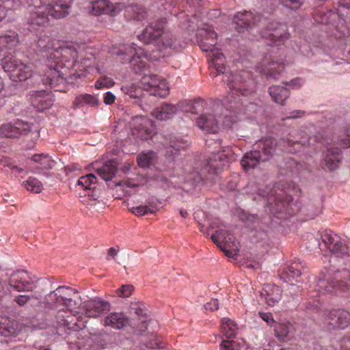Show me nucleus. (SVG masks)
Instances as JSON below:
<instances>
[{
    "label": "nucleus",
    "instance_id": "obj_4",
    "mask_svg": "<svg viewBox=\"0 0 350 350\" xmlns=\"http://www.w3.org/2000/svg\"><path fill=\"white\" fill-rule=\"evenodd\" d=\"M198 42L202 51L208 53L207 56L209 66L215 68L217 74H224L226 70L225 57L215 47L217 35L211 27L198 29Z\"/></svg>",
    "mask_w": 350,
    "mask_h": 350
},
{
    "label": "nucleus",
    "instance_id": "obj_13",
    "mask_svg": "<svg viewBox=\"0 0 350 350\" xmlns=\"http://www.w3.org/2000/svg\"><path fill=\"white\" fill-rule=\"evenodd\" d=\"M142 90L150 92V95L164 98L169 94V87L166 81L156 75H145L140 81Z\"/></svg>",
    "mask_w": 350,
    "mask_h": 350
},
{
    "label": "nucleus",
    "instance_id": "obj_29",
    "mask_svg": "<svg viewBox=\"0 0 350 350\" xmlns=\"http://www.w3.org/2000/svg\"><path fill=\"white\" fill-rule=\"evenodd\" d=\"M128 323V318L122 312L110 313L103 320V325L105 326H109L117 329L123 328Z\"/></svg>",
    "mask_w": 350,
    "mask_h": 350
},
{
    "label": "nucleus",
    "instance_id": "obj_43",
    "mask_svg": "<svg viewBox=\"0 0 350 350\" xmlns=\"http://www.w3.org/2000/svg\"><path fill=\"white\" fill-rule=\"evenodd\" d=\"M96 183V177L92 174L81 176L77 182V185L81 186L85 190H91L94 189Z\"/></svg>",
    "mask_w": 350,
    "mask_h": 350
},
{
    "label": "nucleus",
    "instance_id": "obj_52",
    "mask_svg": "<svg viewBox=\"0 0 350 350\" xmlns=\"http://www.w3.org/2000/svg\"><path fill=\"white\" fill-rule=\"evenodd\" d=\"M146 346L150 349H162L164 347V344L159 337L154 336L153 338L150 339V341L148 342Z\"/></svg>",
    "mask_w": 350,
    "mask_h": 350
},
{
    "label": "nucleus",
    "instance_id": "obj_53",
    "mask_svg": "<svg viewBox=\"0 0 350 350\" xmlns=\"http://www.w3.org/2000/svg\"><path fill=\"white\" fill-rule=\"evenodd\" d=\"M280 1L284 7L291 10H297L301 5L300 0H280Z\"/></svg>",
    "mask_w": 350,
    "mask_h": 350
},
{
    "label": "nucleus",
    "instance_id": "obj_64",
    "mask_svg": "<svg viewBox=\"0 0 350 350\" xmlns=\"http://www.w3.org/2000/svg\"><path fill=\"white\" fill-rule=\"evenodd\" d=\"M79 169V166L78 164H72V165H67L66 167V170L67 172H72L75 170H77Z\"/></svg>",
    "mask_w": 350,
    "mask_h": 350
},
{
    "label": "nucleus",
    "instance_id": "obj_35",
    "mask_svg": "<svg viewBox=\"0 0 350 350\" xmlns=\"http://www.w3.org/2000/svg\"><path fill=\"white\" fill-rule=\"evenodd\" d=\"M340 150L338 148L334 149L328 148L325 157L326 167L329 170H334L338 166L340 161Z\"/></svg>",
    "mask_w": 350,
    "mask_h": 350
},
{
    "label": "nucleus",
    "instance_id": "obj_50",
    "mask_svg": "<svg viewBox=\"0 0 350 350\" xmlns=\"http://www.w3.org/2000/svg\"><path fill=\"white\" fill-rule=\"evenodd\" d=\"M339 145L343 148L350 147V125L345 129L343 136L339 141Z\"/></svg>",
    "mask_w": 350,
    "mask_h": 350
},
{
    "label": "nucleus",
    "instance_id": "obj_51",
    "mask_svg": "<svg viewBox=\"0 0 350 350\" xmlns=\"http://www.w3.org/2000/svg\"><path fill=\"white\" fill-rule=\"evenodd\" d=\"M222 350H239L237 344L231 339L223 340L221 344Z\"/></svg>",
    "mask_w": 350,
    "mask_h": 350
},
{
    "label": "nucleus",
    "instance_id": "obj_8",
    "mask_svg": "<svg viewBox=\"0 0 350 350\" xmlns=\"http://www.w3.org/2000/svg\"><path fill=\"white\" fill-rule=\"evenodd\" d=\"M166 24L165 18H161L149 27L144 29L139 36V39L146 43L157 42L161 38L162 45L165 48L178 49L180 46L176 42V39L170 32H164L163 29Z\"/></svg>",
    "mask_w": 350,
    "mask_h": 350
},
{
    "label": "nucleus",
    "instance_id": "obj_32",
    "mask_svg": "<svg viewBox=\"0 0 350 350\" xmlns=\"http://www.w3.org/2000/svg\"><path fill=\"white\" fill-rule=\"evenodd\" d=\"M91 12L95 16L101 14L115 15L113 4L107 0H97L93 1L91 5Z\"/></svg>",
    "mask_w": 350,
    "mask_h": 350
},
{
    "label": "nucleus",
    "instance_id": "obj_37",
    "mask_svg": "<svg viewBox=\"0 0 350 350\" xmlns=\"http://www.w3.org/2000/svg\"><path fill=\"white\" fill-rule=\"evenodd\" d=\"M31 160L37 164L36 167L40 170L52 169L55 163L47 154H36L32 156Z\"/></svg>",
    "mask_w": 350,
    "mask_h": 350
},
{
    "label": "nucleus",
    "instance_id": "obj_48",
    "mask_svg": "<svg viewBox=\"0 0 350 350\" xmlns=\"http://www.w3.org/2000/svg\"><path fill=\"white\" fill-rule=\"evenodd\" d=\"M133 286L131 284L122 285L120 288L117 289L116 293L119 297H129L132 294Z\"/></svg>",
    "mask_w": 350,
    "mask_h": 350
},
{
    "label": "nucleus",
    "instance_id": "obj_24",
    "mask_svg": "<svg viewBox=\"0 0 350 350\" xmlns=\"http://www.w3.org/2000/svg\"><path fill=\"white\" fill-rule=\"evenodd\" d=\"M259 16H254L252 12L244 11L237 12L234 16V28L239 31H243L245 29L251 28L260 21Z\"/></svg>",
    "mask_w": 350,
    "mask_h": 350
},
{
    "label": "nucleus",
    "instance_id": "obj_45",
    "mask_svg": "<svg viewBox=\"0 0 350 350\" xmlns=\"http://www.w3.org/2000/svg\"><path fill=\"white\" fill-rule=\"evenodd\" d=\"M156 211L157 207L153 205L138 206L131 208V212L137 216H142L148 213H154Z\"/></svg>",
    "mask_w": 350,
    "mask_h": 350
},
{
    "label": "nucleus",
    "instance_id": "obj_38",
    "mask_svg": "<svg viewBox=\"0 0 350 350\" xmlns=\"http://www.w3.org/2000/svg\"><path fill=\"white\" fill-rule=\"evenodd\" d=\"M221 332L226 339L234 338L237 332V325L231 319L224 318L221 319Z\"/></svg>",
    "mask_w": 350,
    "mask_h": 350
},
{
    "label": "nucleus",
    "instance_id": "obj_23",
    "mask_svg": "<svg viewBox=\"0 0 350 350\" xmlns=\"http://www.w3.org/2000/svg\"><path fill=\"white\" fill-rule=\"evenodd\" d=\"M85 314L88 317H96L110 310V304L100 298L92 299L85 303Z\"/></svg>",
    "mask_w": 350,
    "mask_h": 350
},
{
    "label": "nucleus",
    "instance_id": "obj_14",
    "mask_svg": "<svg viewBox=\"0 0 350 350\" xmlns=\"http://www.w3.org/2000/svg\"><path fill=\"white\" fill-rule=\"evenodd\" d=\"M321 239L325 247L338 257L348 256L349 248L340 237L332 230H325L321 234Z\"/></svg>",
    "mask_w": 350,
    "mask_h": 350
},
{
    "label": "nucleus",
    "instance_id": "obj_60",
    "mask_svg": "<svg viewBox=\"0 0 350 350\" xmlns=\"http://www.w3.org/2000/svg\"><path fill=\"white\" fill-rule=\"evenodd\" d=\"M170 147L176 151L180 150L185 148V144L177 139V142H170Z\"/></svg>",
    "mask_w": 350,
    "mask_h": 350
},
{
    "label": "nucleus",
    "instance_id": "obj_3",
    "mask_svg": "<svg viewBox=\"0 0 350 350\" xmlns=\"http://www.w3.org/2000/svg\"><path fill=\"white\" fill-rule=\"evenodd\" d=\"M223 80L227 82L230 90L224 100V105L228 110H235L241 106L240 95L247 96L254 92L255 83L247 71L241 70L229 75H226Z\"/></svg>",
    "mask_w": 350,
    "mask_h": 350
},
{
    "label": "nucleus",
    "instance_id": "obj_28",
    "mask_svg": "<svg viewBox=\"0 0 350 350\" xmlns=\"http://www.w3.org/2000/svg\"><path fill=\"white\" fill-rule=\"evenodd\" d=\"M30 100L32 105L39 111L49 109L53 105L51 96L44 92H37L31 94Z\"/></svg>",
    "mask_w": 350,
    "mask_h": 350
},
{
    "label": "nucleus",
    "instance_id": "obj_30",
    "mask_svg": "<svg viewBox=\"0 0 350 350\" xmlns=\"http://www.w3.org/2000/svg\"><path fill=\"white\" fill-rule=\"evenodd\" d=\"M177 111V107L168 103H163L152 111V116L159 120L170 119Z\"/></svg>",
    "mask_w": 350,
    "mask_h": 350
},
{
    "label": "nucleus",
    "instance_id": "obj_22",
    "mask_svg": "<svg viewBox=\"0 0 350 350\" xmlns=\"http://www.w3.org/2000/svg\"><path fill=\"white\" fill-rule=\"evenodd\" d=\"M196 124L202 131L209 133H217L219 131V120L213 113L205 112L196 118Z\"/></svg>",
    "mask_w": 350,
    "mask_h": 350
},
{
    "label": "nucleus",
    "instance_id": "obj_19",
    "mask_svg": "<svg viewBox=\"0 0 350 350\" xmlns=\"http://www.w3.org/2000/svg\"><path fill=\"white\" fill-rule=\"evenodd\" d=\"M76 293L77 291L70 287L59 286L48 295L47 300L53 304L55 307L59 305L65 306L68 308L71 306L72 295Z\"/></svg>",
    "mask_w": 350,
    "mask_h": 350
},
{
    "label": "nucleus",
    "instance_id": "obj_55",
    "mask_svg": "<svg viewBox=\"0 0 350 350\" xmlns=\"http://www.w3.org/2000/svg\"><path fill=\"white\" fill-rule=\"evenodd\" d=\"M30 299V297L28 295H18L15 299L14 301L20 306H23L25 304H27Z\"/></svg>",
    "mask_w": 350,
    "mask_h": 350
},
{
    "label": "nucleus",
    "instance_id": "obj_20",
    "mask_svg": "<svg viewBox=\"0 0 350 350\" xmlns=\"http://www.w3.org/2000/svg\"><path fill=\"white\" fill-rule=\"evenodd\" d=\"M282 58H278L272 54L267 55L261 65L257 69L267 76L275 78L284 69Z\"/></svg>",
    "mask_w": 350,
    "mask_h": 350
},
{
    "label": "nucleus",
    "instance_id": "obj_17",
    "mask_svg": "<svg viewBox=\"0 0 350 350\" xmlns=\"http://www.w3.org/2000/svg\"><path fill=\"white\" fill-rule=\"evenodd\" d=\"M262 38L267 40V44L280 46L289 39V33L284 26L276 22L270 23L262 33Z\"/></svg>",
    "mask_w": 350,
    "mask_h": 350
},
{
    "label": "nucleus",
    "instance_id": "obj_58",
    "mask_svg": "<svg viewBox=\"0 0 350 350\" xmlns=\"http://www.w3.org/2000/svg\"><path fill=\"white\" fill-rule=\"evenodd\" d=\"M304 83V81L301 78H296L291 80L288 83H286L293 88H297L301 87Z\"/></svg>",
    "mask_w": 350,
    "mask_h": 350
},
{
    "label": "nucleus",
    "instance_id": "obj_12",
    "mask_svg": "<svg viewBox=\"0 0 350 350\" xmlns=\"http://www.w3.org/2000/svg\"><path fill=\"white\" fill-rule=\"evenodd\" d=\"M206 144L210 149H213L212 156L207 160L205 168L210 174H217L227 162V156L222 150L220 141L206 139Z\"/></svg>",
    "mask_w": 350,
    "mask_h": 350
},
{
    "label": "nucleus",
    "instance_id": "obj_36",
    "mask_svg": "<svg viewBox=\"0 0 350 350\" xmlns=\"http://www.w3.org/2000/svg\"><path fill=\"white\" fill-rule=\"evenodd\" d=\"M18 42V35L13 31H8L0 36V49L1 50L12 49L17 45Z\"/></svg>",
    "mask_w": 350,
    "mask_h": 350
},
{
    "label": "nucleus",
    "instance_id": "obj_62",
    "mask_svg": "<svg viewBox=\"0 0 350 350\" xmlns=\"http://www.w3.org/2000/svg\"><path fill=\"white\" fill-rule=\"evenodd\" d=\"M206 309H209L212 311L216 310L219 308V302L217 299H213L206 306Z\"/></svg>",
    "mask_w": 350,
    "mask_h": 350
},
{
    "label": "nucleus",
    "instance_id": "obj_44",
    "mask_svg": "<svg viewBox=\"0 0 350 350\" xmlns=\"http://www.w3.org/2000/svg\"><path fill=\"white\" fill-rule=\"evenodd\" d=\"M24 187L30 191L39 193L42 189V184L36 178L29 177L23 183Z\"/></svg>",
    "mask_w": 350,
    "mask_h": 350
},
{
    "label": "nucleus",
    "instance_id": "obj_5",
    "mask_svg": "<svg viewBox=\"0 0 350 350\" xmlns=\"http://www.w3.org/2000/svg\"><path fill=\"white\" fill-rule=\"evenodd\" d=\"M350 287V271H322L315 278L314 291L319 294L345 292Z\"/></svg>",
    "mask_w": 350,
    "mask_h": 350
},
{
    "label": "nucleus",
    "instance_id": "obj_54",
    "mask_svg": "<svg viewBox=\"0 0 350 350\" xmlns=\"http://www.w3.org/2000/svg\"><path fill=\"white\" fill-rule=\"evenodd\" d=\"M258 316L269 325H272L275 323L273 315L270 312H259Z\"/></svg>",
    "mask_w": 350,
    "mask_h": 350
},
{
    "label": "nucleus",
    "instance_id": "obj_7",
    "mask_svg": "<svg viewBox=\"0 0 350 350\" xmlns=\"http://www.w3.org/2000/svg\"><path fill=\"white\" fill-rule=\"evenodd\" d=\"M276 142L273 138H265L255 144L254 150L247 152L241 160L245 170L254 168L260 161H266L275 151Z\"/></svg>",
    "mask_w": 350,
    "mask_h": 350
},
{
    "label": "nucleus",
    "instance_id": "obj_59",
    "mask_svg": "<svg viewBox=\"0 0 350 350\" xmlns=\"http://www.w3.org/2000/svg\"><path fill=\"white\" fill-rule=\"evenodd\" d=\"M340 347L343 350H350V337H343L340 340Z\"/></svg>",
    "mask_w": 350,
    "mask_h": 350
},
{
    "label": "nucleus",
    "instance_id": "obj_33",
    "mask_svg": "<svg viewBox=\"0 0 350 350\" xmlns=\"http://www.w3.org/2000/svg\"><path fill=\"white\" fill-rule=\"evenodd\" d=\"M269 93L273 100L282 105L289 97V91L286 88L280 85H272L269 88Z\"/></svg>",
    "mask_w": 350,
    "mask_h": 350
},
{
    "label": "nucleus",
    "instance_id": "obj_1",
    "mask_svg": "<svg viewBox=\"0 0 350 350\" xmlns=\"http://www.w3.org/2000/svg\"><path fill=\"white\" fill-rule=\"evenodd\" d=\"M38 51L47 52L46 66L48 70L42 78V82L50 88L56 89L64 82V75H66L68 68L75 62L77 51L71 44L60 41H52L49 36H44L37 42Z\"/></svg>",
    "mask_w": 350,
    "mask_h": 350
},
{
    "label": "nucleus",
    "instance_id": "obj_46",
    "mask_svg": "<svg viewBox=\"0 0 350 350\" xmlns=\"http://www.w3.org/2000/svg\"><path fill=\"white\" fill-rule=\"evenodd\" d=\"M124 94L129 95L131 98H139L141 96L142 88H137L134 84L124 85L122 88Z\"/></svg>",
    "mask_w": 350,
    "mask_h": 350
},
{
    "label": "nucleus",
    "instance_id": "obj_9",
    "mask_svg": "<svg viewBox=\"0 0 350 350\" xmlns=\"http://www.w3.org/2000/svg\"><path fill=\"white\" fill-rule=\"evenodd\" d=\"M77 51V55L75 58L73 66L70 68H68L66 75H64V84L68 79H77L80 77H86L88 73L90 72L95 66V57L90 54L89 56L84 57V47L81 48L71 44Z\"/></svg>",
    "mask_w": 350,
    "mask_h": 350
},
{
    "label": "nucleus",
    "instance_id": "obj_61",
    "mask_svg": "<svg viewBox=\"0 0 350 350\" xmlns=\"http://www.w3.org/2000/svg\"><path fill=\"white\" fill-rule=\"evenodd\" d=\"M288 167L293 168L295 167V169H292V172H299V167L301 166L300 164L297 163L295 160L290 159L288 163Z\"/></svg>",
    "mask_w": 350,
    "mask_h": 350
},
{
    "label": "nucleus",
    "instance_id": "obj_2",
    "mask_svg": "<svg viewBox=\"0 0 350 350\" xmlns=\"http://www.w3.org/2000/svg\"><path fill=\"white\" fill-rule=\"evenodd\" d=\"M73 0H26L31 25L46 26L51 19H60L69 14Z\"/></svg>",
    "mask_w": 350,
    "mask_h": 350
},
{
    "label": "nucleus",
    "instance_id": "obj_63",
    "mask_svg": "<svg viewBox=\"0 0 350 350\" xmlns=\"http://www.w3.org/2000/svg\"><path fill=\"white\" fill-rule=\"evenodd\" d=\"M304 114H305V111H304L295 110V111H291L290 113V115L288 117V118H300V117L303 116Z\"/></svg>",
    "mask_w": 350,
    "mask_h": 350
},
{
    "label": "nucleus",
    "instance_id": "obj_56",
    "mask_svg": "<svg viewBox=\"0 0 350 350\" xmlns=\"http://www.w3.org/2000/svg\"><path fill=\"white\" fill-rule=\"evenodd\" d=\"M132 310H135V313L139 317H144L146 314V310L144 305L141 304L136 307H133Z\"/></svg>",
    "mask_w": 350,
    "mask_h": 350
},
{
    "label": "nucleus",
    "instance_id": "obj_41",
    "mask_svg": "<svg viewBox=\"0 0 350 350\" xmlns=\"http://www.w3.org/2000/svg\"><path fill=\"white\" fill-rule=\"evenodd\" d=\"M155 157L156 154L153 151L143 152L137 156V162L139 167L147 168L153 164Z\"/></svg>",
    "mask_w": 350,
    "mask_h": 350
},
{
    "label": "nucleus",
    "instance_id": "obj_11",
    "mask_svg": "<svg viewBox=\"0 0 350 350\" xmlns=\"http://www.w3.org/2000/svg\"><path fill=\"white\" fill-rule=\"evenodd\" d=\"M4 70L10 73V79L14 81H25L33 74V65L25 64L14 57H5L2 60Z\"/></svg>",
    "mask_w": 350,
    "mask_h": 350
},
{
    "label": "nucleus",
    "instance_id": "obj_10",
    "mask_svg": "<svg viewBox=\"0 0 350 350\" xmlns=\"http://www.w3.org/2000/svg\"><path fill=\"white\" fill-rule=\"evenodd\" d=\"M109 53L113 55L120 56V61L126 62L129 60V63L133 66L136 72H142L146 66V63L143 60L146 55L141 49L138 50L133 46H122V49L113 46Z\"/></svg>",
    "mask_w": 350,
    "mask_h": 350
},
{
    "label": "nucleus",
    "instance_id": "obj_40",
    "mask_svg": "<svg viewBox=\"0 0 350 350\" xmlns=\"http://www.w3.org/2000/svg\"><path fill=\"white\" fill-rule=\"evenodd\" d=\"M85 105L96 106L98 105V100L91 94H83L77 96L73 102V105L75 107H81Z\"/></svg>",
    "mask_w": 350,
    "mask_h": 350
},
{
    "label": "nucleus",
    "instance_id": "obj_39",
    "mask_svg": "<svg viewBox=\"0 0 350 350\" xmlns=\"http://www.w3.org/2000/svg\"><path fill=\"white\" fill-rule=\"evenodd\" d=\"M314 21L318 23L328 25L332 23L336 18V14L332 10L323 12L316 10L313 15Z\"/></svg>",
    "mask_w": 350,
    "mask_h": 350
},
{
    "label": "nucleus",
    "instance_id": "obj_16",
    "mask_svg": "<svg viewBox=\"0 0 350 350\" xmlns=\"http://www.w3.org/2000/svg\"><path fill=\"white\" fill-rule=\"evenodd\" d=\"M227 232L219 230L211 235V240L228 257L233 258L238 254V243L232 236H226Z\"/></svg>",
    "mask_w": 350,
    "mask_h": 350
},
{
    "label": "nucleus",
    "instance_id": "obj_27",
    "mask_svg": "<svg viewBox=\"0 0 350 350\" xmlns=\"http://www.w3.org/2000/svg\"><path fill=\"white\" fill-rule=\"evenodd\" d=\"M304 265L299 259L287 265L282 272L281 278L286 282H290L301 276Z\"/></svg>",
    "mask_w": 350,
    "mask_h": 350
},
{
    "label": "nucleus",
    "instance_id": "obj_21",
    "mask_svg": "<svg viewBox=\"0 0 350 350\" xmlns=\"http://www.w3.org/2000/svg\"><path fill=\"white\" fill-rule=\"evenodd\" d=\"M9 285L17 291H29L34 288L31 278L24 270L12 273L9 279Z\"/></svg>",
    "mask_w": 350,
    "mask_h": 350
},
{
    "label": "nucleus",
    "instance_id": "obj_18",
    "mask_svg": "<svg viewBox=\"0 0 350 350\" xmlns=\"http://www.w3.org/2000/svg\"><path fill=\"white\" fill-rule=\"evenodd\" d=\"M31 130L30 124L21 120H16L14 123L9 122L0 126V136L7 138L18 137L26 135Z\"/></svg>",
    "mask_w": 350,
    "mask_h": 350
},
{
    "label": "nucleus",
    "instance_id": "obj_57",
    "mask_svg": "<svg viewBox=\"0 0 350 350\" xmlns=\"http://www.w3.org/2000/svg\"><path fill=\"white\" fill-rule=\"evenodd\" d=\"M116 96L110 92H107L104 96V103L106 105H111L115 102Z\"/></svg>",
    "mask_w": 350,
    "mask_h": 350
},
{
    "label": "nucleus",
    "instance_id": "obj_42",
    "mask_svg": "<svg viewBox=\"0 0 350 350\" xmlns=\"http://www.w3.org/2000/svg\"><path fill=\"white\" fill-rule=\"evenodd\" d=\"M207 103L201 98H198L193 101H187V107L188 109L186 111H190L192 113H198L203 112L206 109Z\"/></svg>",
    "mask_w": 350,
    "mask_h": 350
},
{
    "label": "nucleus",
    "instance_id": "obj_15",
    "mask_svg": "<svg viewBox=\"0 0 350 350\" xmlns=\"http://www.w3.org/2000/svg\"><path fill=\"white\" fill-rule=\"evenodd\" d=\"M323 316L329 329H344L350 325V313L345 310H325Z\"/></svg>",
    "mask_w": 350,
    "mask_h": 350
},
{
    "label": "nucleus",
    "instance_id": "obj_6",
    "mask_svg": "<svg viewBox=\"0 0 350 350\" xmlns=\"http://www.w3.org/2000/svg\"><path fill=\"white\" fill-rule=\"evenodd\" d=\"M266 191H260V195L267 198V202L272 211L276 213H285L292 216L300 211V205L297 202L293 201L291 195L286 191L280 189L279 185L273 187H267Z\"/></svg>",
    "mask_w": 350,
    "mask_h": 350
},
{
    "label": "nucleus",
    "instance_id": "obj_34",
    "mask_svg": "<svg viewBox=\"0 0 350 350\" xmlns=\"http://www.w3.org/2000/svg\"><path fill=\"white\" fill-rule=\"evenodd\" d=\"M96 172L104 180H110L117 173V163L114 160L109 161L98 168Z\"/></svg>",
    "mask_w": 350,
    "mask_h": 350
},
{
    "label": "nucleus",
    "instance_id": "obj_25",
    "mask_svg": "<svg viewBox=\"0 0 350 350\" xmlns=\"http://www.w3.org/2000/svg\"><path fill=\"white\" fill-rule=\"evenodd\" d=\"M133 121L138 124L133 129V134L137 138L142 140H147L152 136V129L149 126L152 125V122L146 117L142 116H135Z\"/></svg>",
    "mask_w": 350,
    "mask_h": 350
},
{
    "label": "nucleus",
    "instance_id": "obj_31",
    "mask_svg": "<svg viewBox=\"0 0 350 350\" xmlns=\"http://www.w3.org/2000/svg\"><path fill=\"white\" fill-rule=\"evenodd\" d=\"M310 139L306 137H302L300 140L290 138L282 139L280 142V144L284 146L283 150L288 152L295 153L299 152L303 146L310 144Z\"/></svg>",
    "mask_w": 350,
    "mask_h": 350
},
{
    "label": "nucleus",
    "instance_id": "obj_47",
    "mask_svg": "<svg viewBox=\"0 0 350 350\" xmlns=\"http://www.w3.org/2000/svg\"><path fill=\"white\" fill-rule=\"evenodd\" d=\"M274 331L275 337L279 340H283L289 333V326L284 323H280L277 325Z\"/></svg>",
    "mask_w": 350,
    "mask_h": 350
},
{
    "label": "nucleus",
    "instance_id": "obj_26",
    "mask_svg": "<svg viewBox=\"0 0 350 350\" xmlns=\"http://www.w3.org/2000/svg\"><path fill=\"white\" fill-rule=\"evenodd\" d=\"M260 297L269 306H273L282 298V290L278 286L266 284L260 291Z\"/></svg>",
    "mask_w": 350,
    "mask_h": 350
},
{
    "label": "nucleus",
    "instance_id": "obj_49",
    "mask_svg": "<svg viewBox=\"0 0 350 350\" xmlns=\"http://www.w3.org/2000/svg\"><path fill=\"white\" fill-rule=\"evenodd\" d=\"M113 84L114 82L111 78L104 77L96 81L95 83V87L97 89H100L104 87L109 88L112 87Z\"/></svg>",
    "mask_w": 350,
    "mask_h": 350
}]
</instances>
